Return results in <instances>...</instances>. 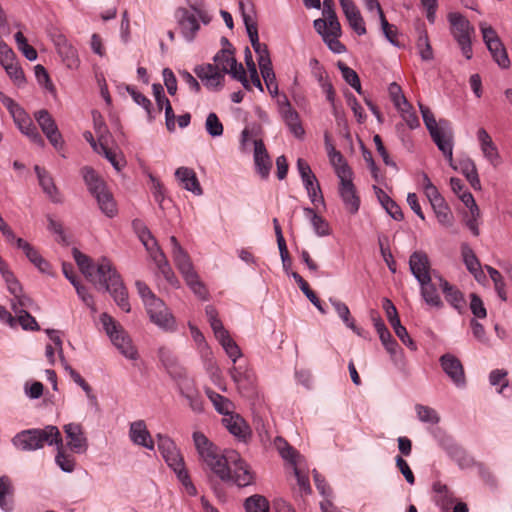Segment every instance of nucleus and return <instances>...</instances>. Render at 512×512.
Instances as JSON below:
<instances>
[{"label": "nucleus", "instance_id": "34", "mask_svg": "<svg viewBox=\"0 0 512 512\" xmlns=\"http://www.w3.org/2000/svg\"><path fill=\"white\" fill-rule=\"evenodd\" d=\"M215 337L220 342L228 357L233 361V363H236L237 359L241 357L242 353L239 346L230 337L228 331L224 330L223 333H219L215 335Z\"/></svg>", "mask_w": 512, "mask_h": 512}, {"label": "nucleus", "instance_id": "64", "mask_svg": "<svg viewBox=\"0 0 512 512\" xmlns=\"http://www.w3.org/2000/svg\"><path fill=\"white\" fill-rule=\"evenodd\" d=\"M396 336L402 341L404 345H406L411 350H416L417 345L409 336L407 329L401 324V322H397L391 325Z\"/></svg>", "mask_w": 512, "mask_h": 512}, {"label": "nucleus", "instance_id": "9", "mask_svg": "<svg viewBox=\"0 0 512 512\" xmlns=\"http://www.w3.org/2000/svg\"><path fill=\"white\" fill-rule=\"evenodd\" d=\"M439 364L444 374L449 378V380L456 388H466L467 381L465 370L458 357L452 353H445L440 356Z\"/></svg>", "mask_w": 512, "mask_h": 512}, {"label": "nucleus", "instance_id": "55", "mask_svg": "<svg viewBox=\"0 0 512 512\" xmlns=\"http://www.w3.org/2000/svg\"><path fill=\"white\" fill-rule=\"evenodd\" d=\"M3 68L17 86L20 87L25 84L26 78L24 72L15 60L3 66Z\"/></svg>", "mask_w": 512, "mask_h": 512}, {"label": "nucleus", "instance_id": "14", "mask_svg": "<svg viewBox=\"0 0 512 512\" xmlns=\"http://www.w3.org/2000/svg\"><path fill=\"white\" fill-rule=\"evenodd\" d=\"M34 116L49 142L54 148L61 149L64 141L51 114L46 109H42L35 112Z\"/></svg>", "mask_w": 512, "mask_h": 512}, {"label": "nucleus", "instance_id": "20", "mask_svg": "<svg viewBox=\"0 0 512 512\" xmlns=\"http://www.w3.org/2000/svg\"><path fill=\"white\" fill-rule=\"evenodd\" d=\"M435 277L438 279L439 286L445 296L446 301L460 314L463 313L466 307L463 293L455 286L450 284L441 275H435Z\"/></svg>", "mask_w": 512, "mask_h": 512}, {"label": "nucleus", "instance_id": "40", "mask_svg": "<svg viewBox=\"0 0 512 512\" xmlns=\"http://www.w3.org/2000/svg\"><path fill=\"white\" fill-rule=\"evenodd\" d=\"M291 276L299 284L301 291L309 299V301L317 308V310L322 314H326V310L324 309L320 299L317 297L315 292L309 287L308 283L296 272H292Z\"/></svg>", "mask_w": 512, "mask_h": 512}, {"label": "nucleus", "instance_id": "56", "mask_svg": "<svg viewBox=\"0 0 512 512\" xmlns=\"http://www.w3.org/2000/svg\"><path fill=\"white\" fill-rule=\"evenodd\" d=\"M462 256L468 271L476 275V273L480 270V262L472 249H470L467 245H463Z\"/></svg>", "mask_w": 512, "mask_h": 512}, {"label": "nucleus", "instance_id": "4", "mask_svg": "<svg viewBox=\"0 0 512 512\" xmlns=\"http://www.w3.org/2000/svg\"><path fill=\"white\" fill-rule=\"evenodd\" d=\"M419 109L423 122L437 148L448 160L449 164L453 162L454 133L452 125L448 120L440 119L436 121L432 111L425 105L419 103Z\"/></svg>", "mask_w": 512, "mask_h": 512}, {"label": "nucleus", "instance_id": "43", "mask_svg": "<svg viewBox=\"0 0 512 512\" xmlns=\"http://www.w3.org/2000/svg\"><path fill=\"white\" fill-rule=\"evenodd\" d=\"M186 284L193 291V293L201 300H207L209 297V292L204 285V283L199 279L197 272H193L191 274L183 277Z\"/></svg>", "mask_w": 512, "mask_h": 512}, {"label": "nucleus", "instance_id": "32", "mask_svg": "<svg viewBox=\"0 0 512 512\" xmlns=\"http://www.w3.org/2000/svg\"><path fill=\"white\" fill-rule=\"evenodd\" d=\"M330 303L335 309L338 316L344 322V324L354 333H356L359 336H362V329L358 328L355 325V321L350 315V310L348 306L344 302L332 298L330 299Z\"/></svg>", "mask_w": 512, "mask_h": 512}, {"label": "nucleus", "instance_id": "24", "mask_svg": "<svg viewBox=\"0 0 512 512\" xmlns=\"http://www.w3.org/2000/svg\"><path fill=\"white\" fill-rule=\"evenodd\" d=\"M253 143L256 169L262 178H267L272 167V161L262 139H255Z\"/></svg>", "mask_w": 512, "mask_h": 512}, {"label": "nucleus", "instance_id": "31", "mask_svg": "<svg viewBox=\"0 0 512 512\" xmlns=\"http://www.w3.org/2000/svg\"><path fill=\"white\" fill-rule=\"evenodd\" d=\"M419 285L421 297L428 306L436 309L443 308L444 303L437 292L435 284L432 283V280L428 283Z\"/></svg>", "mask_w": 512, "mask_h": 512}, {"label": "nucleus", "instance_id": "7", "mask_svg": "<svg viewBox=\"0 0 512 512\" xmlns=\"http://www.w3.org/2000/svg\"><path fill=\"white\" fill-rule=\"evenodd\" d=\"M82 175L89 192L95 197L100 210L109 218L117 215V204L113 194L108 189L104 180H102L91 167L82 168Z\"/></svg>", "mask_w": 512, "mask_h": 512}, {"label": "nucleus", "instance_id": "41", "mask_svg": "<svg viewBox=\"0 0 512 512\" xmlns=\"http://www.w3.org/2000/svg\"><path fill=\"white\" fill-rule=\"evenodd\" d=\"M132 227L146 249H150L151 244L156 246L155 237L152 235L151 231L142 220L134 219L132 221Z\"/></svg>", "mask_w": 512, "mask_h": 512}, {"label": "nucleus", "instance_id": "8", "mask_svg": "<svg viewBox=\"0 0 512 512\" xmlns=\"http://www.w3.org/2000/svg\"><path fill=\"white\" fill-rule=\"evenodd\" d=\"M100 320L113 345L119 352L130 360H136L138 358L137 349L132 344L125 330L107 313H103Z\"/></svg>", "mask_w": 512, "mask_h": 512}, {"label": "nucleus", "instance_id": "19", "mask_svg": "<svg viewBox=\"0 0 512 512\" xmlns=\"http://www.w3.org/2000/svg\"><path fill=\"white\" fill-rule=\"evenodd\" d=\"M476 137L483 157L494 167L501 162V156L496 144L493 142L489 133L483 127L479 128Z\"/></svg>", "mask_w": 512, "mask_h": 512}, {"label": "nucleus", "instance_id": "50", "mask_svg": "<svg viewBox=\"0 0 512 512\" xmlns=\"http://www.w3.org/2000/svg\"><path fill=\"white\" fill-rule=\"evenodd\" d=\"M57 446V455L55 457L56 463L64 472H72L75 468V460L72 456L67 455L63 450V440Z\"/></svg>", "mask_w": 512, "mask_h": 512}, {"label": "nucleus", "instance_id": "39", "mask_svg": "<svg viewBox=\"0 0 512 512\" xmlns=\"http://www.w3.org/2000/svg\"><path fill=\"white\" fill-rule=\"evenodd\" d=\"M11 308L17 315V320L24 330L38 331L40 326L36 319L25 309H18L15 302H11Z\"/></svg>", "mask_w": 512, "mask_h": 512}, {"label": "nucleus", "instance_id": "54", "mask_svg": "<svg viewBox=\"0 0 512 512\" xmlns=\"http://www.w3.org/2000/svg\"><path fill=\"white\" fill-rule=\"evenodd\" d=\"M388 92L393 104L397 109H401L402 106L410 108V104L402 93L401 87L396 82H393L389 85Z\"/></svg>", "mask_w": 512, "mask_h": 512}, {"label": "nucleus", "instance_id": "60", "mask_svg": "<svg viewBox=\"0 0 512 512\" xmlns=\"http://www.w3.org/2000/svg\"><path fill=\"white\" fill-rule=\"evenodd\" d=\"M479 28L487 49H491V46H499L500 38L491 26H487L486 23H480Z\"/></svg>", "mask_w": 512, "mask_h": 512}, {"label": "nucleus", "instance_id": "11", "mask_svg": "<svg viewBox=\"0 0 512 512\" xmlns=\"http://www.w3.org/2000/svg\"><path fill=\"white\" fill-rule=\"evenodd\" d=\"M290 468L293 469L301 493L310 495L312 489L309 481V467L307 461L305 457L292 446H290Z\"/></svg>", "mask_w": 512, "mask_h": 512}, {"label": "nucleus", "instance_id": "3", "mask_svg": "<svg viewBox=\"0 0 512 512\" xmlns=\"http://www.w3.org/2000/svg\"><path fill=\"white\" fill-rule=\"evenodd\" d=\"M213 60L215 64L199 65L194 68V73L208 89L220 90L223 87L224 74L228 73L240 81L245 89L251 90L243 65L234 57V49L222 48Z\"/></svg>", "mask_w": 512, "mask_h": 512}, {"label": "nucleus", "instance_id": "27", "mask_svg": "<svg viewBox=\"0 0 512 512\" xmlns=\"http://www.w3.org/2000/svg\"><path fill=\"white\" fill-rule=\"evenodd\" d=\"M448 20L451 24L452 34L456 41L471 38L473 28L470 26L469 21L460 13H450Z\"/></svg>", "mask_w": 512, "mask_h": 512}, {"label": "nucleus", "instance_id": "12", "mask_svg": "<svg viewBox=\"0 0 512 512\" xmlns=\"http://www.w3.org/2000/svg\"><path fill=\"white\" fill-rule=\"evenodd\" d=\"M229 374L241 395L252 397L256 394V375L250 368L242 365L233 366Z\"/></svg>", "mask_w": 512, "mask_h": 512}, {"label": "nucleus", "instance_id": "5", "mask_svg": "<svg viewBox=\"0 0 512 512\" xmlns=\"http://www.w3.org/2000/svg\"><path fill=\"white\" fill-rule=\"evenodd\" d=\"M44 443L48 445L61 444V434L56 426L48 425L43 429L23 430L12 438V444L21 451L41 449Z\"/></svg>", "mask_w": 512, "mask_h": 512}, {"label": "nucleus", "instance_id": "59", "mask_svg": "<svg viewBox=\"0 0 512 512\" xmlns=\"http://www.w3.org/2000/svg\"><path fill=\"white\" fill-rule=\"evenodd\" d=\"M290 134H292L298 140H304L305 129L299 120V114L290 107Z\"/></svg>", "mask_w": 512, "mask_h": 512}, {"label": "nucleus", "instance_id": "25", "mask_svg": "<svg viewBox=\"0 0 512 512\" xmlns=\"http://www.w3.org/2000/svg\"><path fill=\"white\" fill-rule=\"evenodd\" d=\"M178 13V23L181 28V32L183 36L188 40L192 41L200 29V25L197 21V18L194 14L190 13L185 8H180L177 11Z\"/></svg>", "mask_w": 512, "mask_h": 512}, {"label": "nucleus", "instance_id": "28", "mask_svg": "<svg viewBox=\"0 0 512 512\" xmlns=\"http://www.w3.org/2000/svg\"><path fill=\"white\" fill-rule=\"evenodd\" d=\"M176 178L181 185L195 195L202 194V188L193 169L187 167H179L175 172Z\"/></svg>", "mask_w": 512, "mask_h": 512}, {"label": "nucleus", "instance_id": "29", "mask_svg": "<svg viewBox=\"0 0 512 512\" xmlns=\"http://www.w3.org/2000/svg\"><path fill=\"white\" fill-rule=\"evenodd\" d=\"M450 166L456 170L458 169L474 190H481V182L479 179L478 171L475 162L471 158L467 157L461 159L458 163V167H455L453 164Z\"/></svg>", "mask_w": 512, "mask_h": 512}, {"label": "nucleus", "instance_id": "13", "mask_svg": "<svg viewBox=\"0 0 512 512\" xmlns=\"http://www.w3.org/2000/svg\"><path fill=\"white\" fill-rule=\"evenodd\" d=\"M145 306L150 320L154 324L165 330L173 328L174 317L160 298L152 297L151 300H146Z\"/></svg>", "mask_w": 512, "mask_h": 512}, {"label": "nucleus", "instance_id": "38", "mask_svg": "<svg viewBox=\"0 0 512 512\" xmlns=\"http://www.w3.org/2000/svg\"><path fill=\"white\" fill-rule=\"evenodd\" d=\"M126 91L129 93V95L132 97L134 102L141 106L147 114L148 120L151 122L155 119V111L152 108L151 101L141 92L137 91L133 86L127 85Z\"/></svg>", "mask_w": 512, "mask_h": 512}, {"label": "nucleus", "instance_id": "46", "mask_svg": "<svg viewBox=\"0 0 512 512\" xmlns=\"http://www.w3.org/2000/svg\"><path fill=\"white\" fill-rule=\"evenodd\" d=\"M229 432L239 438H245L248 433V426L240 416H231L224 420Z\"/></svg>", "mask_w": 512, "mask_h": 512}, {"label": "nucleus", "instance_id": "51", "mask_svg": "<svg viewBox=\"0 0 512 512\" xmlns=\"http://www.w3.org/2000/svg\"><path fill=\"white\" fill-rule=\"evenodd\" d=\"M486 270L494 283L495 291H496L498 297L502 301H506L507 295H506L505 283H504L502 275L500 274V272L497 269H495L491 266H488V265L486 266Z\"/></svg>", "mask_w": 512, "mask_h": 512}, {"label": "nucleus", "instance_id": "2", "mask_svg": "<svg viewBox=\"0 0 512 512\" xmlns=\"http://www.w3.org/2000/svg\"><path fill=\"white\" fill-rule=\"evenodd\" d=\"M73 257L83 275L92 282L97 289H103L111 294L116 304L125 312H130L128 292L120 274L107 258H102L96 270L92 260L77 248H73Z\"/></svg>", "mask_w": 512, "mask_h": 512}, {"label": "nucleus", "instance_id": "1", "mask_svg": "<svg viewBox=\"0 0 512 512\" xmlns=\"http://www.w3.org/2000/svg\"><path fill=\"white\" fill-rule=\"evenodd\" d=\"M193 441L203 462L223 482L246 487L254 482L250 466L235 450L221 452L203 433L194 432Z\"/></svg>", "mask_w": 512, "mask_h": 512}, {"label": "nucleus", "instance_id": "15", "mask_svg": "<svg viewBox=\"0 0 512 512\" xmlns=\"http://www.w3.org/2000/svg\"><path fill=\"white\" fill-rule=\"evenodd\" d=\"M441 446L461 470L472 468L476 464L474 458L452 438L445 437L441 441Z\"/></svg>", "mask_w": 512, "mask_h": 512}, {"label": "nucleus", "instance_id": "49", "mask_svg": "<svg viewBox=\"0 0 512 512\" xmlns=\"http://www.w3.org/2000/svg\"><path fill=\"white\" fill-rule=\"evenodd\" d=\"M415 410L418 419L423 423L437 424L440 421L438 413L431 407L417 404Z\"/></svg>", "mask_w": 512, "mask_h": 512}, {"label": "nucleus", "instance_id": "63", "mask_svg": "<svg viewBox=\"0 0 512 512\" xmlns=\"http://www.w3.org/2000/svg\"><path fill=\"white\" fill-rule=\"evenodd\" d=\"M313 478H314L315 486H316L318 492L320 493V495L324 497V500L328 499L331 501L332 494H333L332 489L327 484L325 478L316 469H313Z\"/></svg>", "mask_w": 512, "mask_h": 512}, {"label": "nucleus", "instance_id": "26", "mask_svg": "<svg viewBox=\"0 0 512 512\" xmlns=\"http://www.w3.org/2000/svg\"><path fill=\"white\" fill-rule=\"evenodd\" d=\"M55 44L57 51L66 66L71 69L77 68L80 61L77 50L71 45V43H69L64 36H58Z\"/></svg>", "mask_w": 512, "mask_h": 512}, {"label": "nucleus", "instance_id": "22", "mask_svg": "<svg viewBox=\"0 0 512 512\" xmlns=\"http://www.w3.org/2000/svg\"><path fill=\"white\" fill-rule=\"evenodd\" d=\"M339 4L350 27L359 35L366 33V27L361 13L352 0H339Z\"/></svg>", "mask_w": 512, "mask_h": 512}, {"label": "nucleus", "instance_id": "18", "mask_svg": "<svg viewBox=\"0 0 512 512\" xmlns=\"http://www.w3.org/2000/svg\"><path fill=\"white\" fill-rule=\"evenodd\" d=\"M63 429L68 439V447L75 453H85L88 449V441L82 426L78 423H69L64 425Z\"/></svg>", "mask_w": 512, "mask_h": 512}, {"label": "nucleus", "instance_id": "58", "mask_svg": "<svg viewBox=\"0 0 512 512\" xmlns=\"http://www.w3.org/2000/svg\"><path fill=\"white\" fill-rule=\"evenodd\" d=\"M488 50L491 53L493 59L501 68L509 67L510 60L501 40L499 41V46H491V49Z\"/></svg>", "mask_w": 512, "mask_h": 512}, {"label": "nucleus", "instance_id": "44", "mask_svg": "<svg viewBox=\"0 0 512 512\" xmlns=\"http://www.w3.org/2000/svg\"><path fill=\"white\" fill-rule=\"evenodd\" d=\"M416 47L419 52V56L423 61H431L434 58L433 49L431 47L428 34L425 30L418 32V38L416 41Z\"/></svg>", "mask_w": 512, "mask_h": 512}, {"label": "nucleus", "instance_id": "45", "mask_svg": "<svg viewBox=\"0 0 512 512\" xmlns=\"http://www.w3.org/2000/svg\"><path fill=\"white\" fill-rule=\"evenodd\" d=\"M158 356L167 372L171 375H181L176 357L166 348H160Z\"/></svg>", "mask_w": 512, "mask_h": 512}, {"label": "nucleus", "instance_id": "48", "mask_svg": "<svg viewBox=\"0 0 512 512\" xmlns=\"http://www.w3.org/2000/svg\"><path fill=\"white\" fill-rule=\"evenodd\" d=\"M273 225H274L275 235L277 238V244H278L281 260L283 263V269L287 272L288 267L286 265V262L288 260V249H287V245H286V240L284 238L281 226H280L277 218L273 219Z\"/></svg>", "mask_w": 512, "mask_h": 512}, {"label": "nucleus", "instance_id": "30", "mask_svg": "<svg viewBox=\"0 0 512 512\" xmlns=\"http://www.w3.org/2000/svg\"><path fill=\"white\" fill-rule=\"evenodd\" d=\"M35 172L38 176L39 184L42 187L43 191L49 196V198L53 202L60 203L62 201L60 193L50 175L44 169H41L39 166H35Z\"/></svg>", "mask_w": 512, "mask_h": 512}, {"label": "nucleus", "instance_id": "35", "mask_svg": "<svg viewBox=\"0 0 512 512\" xmlns=\"http://www.w3.org/2000/svg\"><path fill=\"white\" fill-rule=\"evenodd\" d=\"M205 393L218 413L229 415L232 412L234 405L228 398L218 394L210 388H206Z\"/></svg>", "mask_w": 512, "mask_h": 512}, {"label": "nucleus", "instance_id": "17", "mask_svg": "<svg viewBox=\"0 0 512 512\" xmlns=\"http://www.w3.org/2000/svg\"><path fill=\"white\" fill-rule=\"evenodd\" d=\"M338 192L346 210L351 214H356L360 208V198L353 184V177L339 180Z\"/></svg>", "mask_w": 512, "mask_h": 512}, {"label": "nucleus", "instance_id": "23", "mask_svg": "<svg viewBox=\"0 0 512 512\" xmlns=\"http://www.w3.org/2000/svg\"><path fill=\"white\" fill-rule=\"evenodd\" d=\"M129 437L134 444L154 450V441L143 420L130 424Z\"/></svg>", "mask_w": 512, "mask_h": 512}, {"label": "nucleus", "instance_id": "53", "mask_svg": "<svg viewBox=\"0 0 512 512\" xmlns=\"http://www.w3.org/2000/svg\"><path fill=\"white\" fill-rule=\"evenodd\" d=\"M205 129L211 137H219L223 134L224 127L216 113L211 112L208 114Z\"/></svg>", "mask_w": 512, "mask_h": 512}, {"label": "nucleus", "instance_id": "62", "mask_svg": "<svg viewBox=\"0 0 512 512\" xmlns=\"http://www.w3.org/2000/svg\"><path fill=\"white\" fill-rule=\"evenodd\" d=\"M470 310L472 312V314L474 315V318L477 320V319H484L486 318L487 316V310L484 306V303L483 301L481 300V298L475 294V293H471L470 294Z\"/></svg>", "mask_w": 512, "mask_h": 512}, {"label": "nucleus", "instance_id": "52", "mask_svg": "<svg viewBox=\"0 0 512 512\" xmlns=\"http://www.w3.org/2000/svg\"><path fill=\"white\" fill-rule=\"evenodd\" d=\"M15 41L18 49L23 53V55L29 60L34 61L37 59V51L34 47L28 44L27 39L23 35L22 32H17L15 35Z\"/></svg>", "mask_w": 512, "mask_h": 512}, {"label": "nucleus", "instance_id": "6", "mask_svg": "<svg viewBox=\"0 0 512 512\" xmlns=\"http://www.w3.org/2000/svg\"><path fill=\"white\" fill-rule=\"evenodd\" d=\"M156 438L158 449L165 462L176 473L178 479L185 486L188 494L195 496L197 494L196 487L191 482L189 474L185 469L184 460L174 441L170 437L162 434H157Z\"/></svg>", "mask_w": 512, "mask_h": 512}, {"label": "nucleus", "instance_id": "57", "mask_svg": "<svg viewBox=\"0 0 512 512\" xmlns=\"http://www.w3.org/2000/svg\"><path fill=\"white\" fill-rule=\"evenodd\" d=\"M24 254L41 272H47L49 269V263L39 254V252L30 245L25 249Z\"/></svg>", "mask_w": 512, "mask_h": 512}, {"label": "nucleus", "instance_id": "16", "mask_svg": "<svg viewBox=\"0 0 512 512\" xmlns=\"http://www.w3.org/2000/svg\"><path fill=\"white\" fill-rule=\"evenodd\" d=\"M409 268L419 284H425L432 280L430 274V261L424 251H414L409 258Z\"/></svg>", "mask_w": 512, "mask_h": 512}, {"label": "nucleus", "instance_id": "36", "mask_svg": "<svg viewBox=\"0 0 512 512\" xmlns=\"http://www.w3.org/2000/svg\"><path fill=\"white\" fill-rule=\"evenodd\" d=\"M240 9L242 10L243 22L246 27L248 37L254 50L259 49L264 43H260L258 36V28L256 21L253 20L251 15L244 11V5L240 2Z\"/></svg>", "mask_w": 512, "mask_h": 512}, {"label": "nucleus", "instance_id": "33", "mask_svg": "<svg viewBox=\"0 0 512 512\" xmlns=\"http://www.w3.org/2000/svg\"><path fill=\"white\" fill-rule=\"evenodd\" d=\"M328 158L339 180L354 176L351 167L339 151Z\"/></svg>", "mask_w": 512, "mask_h": 512}, {"label": "nucleus", "instance_id": "42", "mask_svg": "<svg viewBox=\"0 0 512 512\" xmlns=\"http://www.w3.org/2000/svg\"><path fill=\"white\" fill-rule=\"evenodd\" d=\"M337 67L345 82L350 85L359 95H363L361 83L358 74L355 70L347 66L344 62L339 61Z\"/></svg>", "mask_w": 512, "mask_h": 512}, {"label": "nucleus", "instance_id": "21", "mask_svg": "<svg viewBox=\"0 0 512 512\" xmlns=\"http://www.w3.org/2000/svg\"><path fill=\"white\" fill-rule=\"evenodd\" d=\"M14 123L19 128V130L26 135L33 143L37 144L40 147L44 146V140L41 137L40 133L37 130V127L33 124L29 115L25 112V110H21L16 113L13 117Z\"/></svg>", "mask_w": 512, "mask_h": 512}, {"label": "nucleus", "instance_id": "61", "mask_svg": "<svg viewBox=\"0 0 512 512\" xmlns=\"http://www.w3.org/2000/svg\"><path fill=\"white\" fill-rule=\"evenodd\" d=\"M205 313L214 332V335L223 333V331L226 330L222 324V321L218 318V312L214 306L207 305L205 308Z\"/></svg>", "mask_w": 512, "mask_h": 512}, {"label": "nucleus", "instance_id": "10", "mask_svg": "<svg viewBox=\"0 0 512 512\" xmlns=\"http://www.w3.org/2000/svg\"><path fill=\"white\" fill-rule=\"evenodd\" d=\"M297 170L311 202L315 205L323 203L319 182L308 162L299 158L297 160Z\"/></svg>", "mask_w": 512, "mask_h": 512}, {"label": "nucleus", "instance_id": "37", "mask_svg": "<svg viewBox=\"0 0 512 512\" xmlns=\"http://www.w3.org/2000/svg\"><path fill=\"white\" fill-rule=\"evenodd\" d=\"M172 257L183 277L195 272L191 259L183 248H177V251H172Z\"/></svg>", "mask_w": 512, "mask_h": 512}, {"label": "nucleus", "instance_id": "47", "mask_svg": "<svg viewBox=\"0 0 512 512\" xmlns=\"http://www.w3.org/2000/svg\"><path fill=\"white\" fill-rule=\"evenodd\" d=\"M246 512H269V503L264 496L252 495L245 500Z\"/></svg>", "mask_w": 512, "mask_h": 512}]
</instances>
